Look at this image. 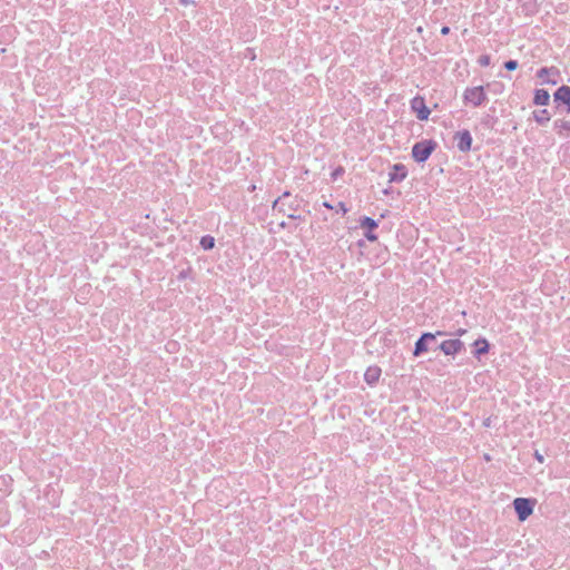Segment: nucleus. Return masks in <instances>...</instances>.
Segmentation results:
<instances>
[{
	"label": "nucleus",
	"mask_w": 570,
	"mask_h": 570,
	"mask_svg": "<svg viewBox=\"0 0 570 570\" xmlns=\"http://www.w3.org/2000/svg\"><path fill=\"white\" fill-rule=\"evenodd\" d=\"M554 128H556L559 132H562L563 130H564V131H570V121H568V120H563V119L556 120V121H554Z\"/></svg>",
	"instance_id": "15"
},
{
	"label": "nucleus",
	"mask_w": 570,
	"mask_h": 570,
	"mask_svg": "<svg viewBox=\"0 0 570 570\" xmlns=\"http://www.w3.org/2000/svg\"><path fill=\"white\" fill-rule=\"evenodd\" d=\"M458 148L461 151H468L471 148L472 137L468 130L458 132Z\"/></svg>",
	"instance_id": "8"
},
{
	"label": "nucleus",
	"mask_w": 570,
	"mask_h": 570,
	"mask_svg": "<svg viewBox=\"0 0 570 570\" xmlns=\"http://www.w3.org/2000/svg\"><path fill=\"white\" fill-rule=\"evenodd\" d=\"M381 376V368L377 366L368 367L364 374V379L368 384H373L379 381Z\"/></svg>",
	"instance_id": "11"
},
{
	"label": "nucleus",
	"mask_w": 570,
	"mask_h": 570,
	"mask_svg": "<svg viewBox=\"0 0 570 570\" xmlns=\"http://www.w3.org/2000/svg\"><path fill=\"white\" fill-rule=\"evenodd\" d=\"M365 237L371 240V242H375L377 239L376 235H374L371 230H368L366 234H365Z\"/></svg>",
	"instance_id": "20"
},
{
	"label": "nucleus",
	"mask_w": 570,
	"mask_h": 570,
	"mask_svg": "<svg viewBox=\"0 0 570 570\" xmlns=\"http://www.w3.org/2000/svg\"><path fill=\"white\" fill-rule=\"evenodd\" d=\"M200 245L204 249H212L215 245V239L212 236H204L200 239Z\"/></svg>",
	"instance_id": "17"
},
{
	"label": "nucleus",
	"mask_w": 570,
	"mask_h": 570,
	"mask_svg": "<svg viewBox=\"0 0 570 570\" xmlns=\"http://www.w3.org/2000/svg\"><path fill=\"white\" fill-rule=\"evenodd\" d=\"M338 207L344 214L347 212V208L345 207L344 203H340Z\"/></svg>",
	"instance_id": "22"
},
{
	"label": "nucleus",
	"mask_w": 570,
	"mask_h": 570,
	"mask_svg": "<svg viewBox=\"0 0 570 570\" xmlns=\"http://www.w3.org/2000/svg\"><path fill=\"white\" fill-rule=\"evenodd\" d=\"M179 2L183 4V6H188L191 3L190 0H179Z\"/></svg>",
	"instance_id": "25"
},
{
	"label": "nucleus",
	"mask_w": 570,
	"mask_h": 570,
	"mask_svg": "<svg viewBox=\"0 0 570 570\" xmlns=\"http://www.w3.org/2000/svg\"><path fill=\"white\" fill-rule=\"evenodd\" d=\"M504 68L509 71H513L518 68V61L517 60H508L504 62Z\"/></svg>",
	"instance_id": "18"
},
{
	"label": "nucleus",
	"mask_w": 570,
	"mask_h": 570,
	"mask_svg": "<svg viewBox=\"0 0 570 570\" xmlns=\"http://www.w3.org/2000/svg\"><path fill=\"white\" fill-rule=\"evenodd\" d=\"M407 175V170L404 165L396 164L393 166L392 171L390 173V181H402Z\"/></svg>",
	"instance_id": "9"
},
{
	"label": "nucleus",
	"mask_w": 570,
	"mask_h": 570,
	"mask_svg": "<svg viewBox=\"0 0 570 570\" xmlns=\"http://www.w3.org/2000/svg\"><path fill=\"white\" fill-rule=\"evenodd\" d=\"M483 425L488 428L491 426V417L485 419Z\"/></svg>",
	"instance_id": "24"
},
{
	"label": "nucleus",
	"mask_w": 570,
	"mask_h": 570,
	"mask_svg": "<svg viewBox=\"0 0 570 570\" xmlns=\"http://www.w3.org/2000/svg\"><path fill=\"white\" fill-rule=\"evenodd\" d=\"M412 109L416 112V117L420 120H426L430 115L429 108L425 106L424 99L421 97H415L411 101Z\"/></svg>",
	"instance_id": "6"
},
{
	"label": "nucleus",
	"mask_w": 570,
	"mask_h": 570,
	"mask_svg": "<svg viewBox=\"0 0 570 570\" xmlns=\"http://www.w3.org/2000/svg\"><path fill=\"white\" fill-rule=\"evenodd\" d=\"M436 335H444L443 332H436V334H432V333H424L415 343V347H414V351H413V355L414 356H419L421 355L422 353L429 351V344L432 343V342H435V337Z\"/></svg>",
	"instance_id": "4"
},
{
	"label": "nucleus",
	"mask_w": 570,
	"mask_h": 570,
	"mask_svg": "<svg viewBox=\"0 0 570 570\" xmlns=\"http://www.w3.org/2000/svg\"><path fill=\"white\" fill-rule=\"evenodd\" d=\"M474 345H475V347H476V350H475V352H474V353H475V355H478V356H480V355H482V354H485V353H488V351H489V343H488V341H487V340H484V338L476 340V341L474 342Z\"/></svg>",
	"instance_id": "13"
},
{
	"label": "nucleus",
	"mask_w": 570,
	"mask_h": 570,
	"mask_svg": "<svg viewBox=\"0 0 570 570\" xmlns=\"http://www.w3.org/2000/svg\"><path fill=\"white\" fill-rule=\"evenodd\" d=\"M464 101L466 104H471L474 107L481 106L487 100V95L484 92V88L482 86L468 88L464 91Z\"/></svg>",
	"instance_id": "2"
},
{
	"label": "nucleus",
	"mask_w": 570,
	"mask_h": 570,
	"mask_svg": "<svg viewBox=\"0 0 570 570\" xmlns=\"http://www.w3.org/2000/svg\"><path fill=\"white\" fill-rule=\"evenodd\" d=\"M361 227L372 230L377 227V223L371 217H363L361 219Z\"/></svg>",
	"instance_id": "16"
},
{
	"label": "nucleus",
	"mask_w": 570,
	"mask_h": 570,
	"mask_svg": "<svg viewBox=\"0 0 570 570\" xmlns=\"http://www.w3.org/2000/svg\"><path fill=\"white\" fill-rule=\"evenodd\" d=\"M533 117L540 125L547 124L550 120V115L546 109L534 111Z\"/></svg>",
	"instance_id": "14"
},
{
	"label": "nucleus",
	"mask_w": 570,
	"mask_h": 570,
	"mask_svg": "<svg viewBox=\"0 0 570 570\" xmlns=\"http://www.w3.org/2000/svg\"><path fill=\"white\" fill-rule=\"evenodd\" d=\"M323 205H324L326 208H332V206H331L327 202H325Z\"/></svg>",
	"instance_id": "27"
},
{
	"label": "nucleus",
	"mask_w": 570,
	"mask_h": 570,
	"mask_svg": "<svg viewBox=\"0 0 570 570\" xmlns=\"http://www.w3.org/2000/svg\"><path fill=\"white\" fill-rule=\"evenodd\" d=\"M513 505L520 521H524L533 511V502L530 499L517 498Z\"/></svg>",
	"instance_id": "3"
},
{
	"label": "nucleus",
	"mask_w": 570,
	"mask_h": 570,
	"mask_svg": "<svg viewBox=\"0 0 570 570\" xmlns=\"http://www.w3.org/2000/svg\"><path fill=\"white\" fill-rule=\"evenodd\" d=\"M559 75V70L554 67H551V68H541L539 71H538V77L540 79H542L543 81L546 82H550L552 85H556L557 83V80L556 79H550L549 76H557Z\"/></svg>",
	"instance_id": "10"
},
{
	"label": "nucleus",
	"mask_w": 570,
	"mask_h": 570,
	"mask_svg": "<svg viewBox=\"0 0 570 570\" xmlns=\"http://www.w3.org/2000/svg\"><path fill=\"white\" fill-rule=\"evenodd\" d=\"M478 61L482 67H488L490 65L491 58L488 55H483L479 57Z\"/></svg>",
	"instance_id": "19"
},
{
	"label": "nucleus",
	"mask_w": 570,
	"mask_h": 570,
	"mask_svg": "<svg viewBox=\"0 0 570 570\" xmlns=\"http://www.w3.org/2000/svg\"><path fill=\"white\" fill-rule=\"evenodd\" d=\"M554 100L567 105V111L570 112V87L561 86L554 92Z\"/></svg>",
	"instance_id": "7"
},
{
	"label": "nucleus",
	"mask_w": 570,
	"mask_h": 570,
	"mask_svg": "<svg viewBox=\"0 0 570 570\" xmlns=\"http://www.w3.org/2000/svg\"><path fill=\"white\" fill-rule=\"evenodd\" d=\"M434 146L435 144L431 140L416 142L412 148L413 158L419 163L425 161L434 150Z\"/></svg>",
	"instance_id": "1"
},
{
	"label": "nucleus",
	"mask_w": 570,
	"mask_h": 570,
	"mask_svg": "<svg viewBox=\"0 0 570 570\" xmlns=\"http://www.w3.org/2000/svg\"><path fill=\"white\" fill-rule=\"evenodd\" d=\"M465 333H466V330H464V328H460V330H458V331H456V335H458V336H462V335H464Z\"/></svg>",
	"instance_id": "23"
},
{
	"label": "nucleus",
	"mask_w": 570,
	"mask_h": 570,
	"mask_svg": "<svg viewBox=\"0 0 570 570\" xmlns=\"http://www.w3.org/2000/svg\"><path fill=\"white\" fill-rule=\"evenodd\" d=\"M450 32V28L449 27H442L441 29V33L442 35H448Z\"/></svg>",
	"instance_id": "21"
},
{
	"label": "nucleus",
	"mask_w": 570,
	"mask_h": 570,
	"mask_svg": "<svg viewBox=\"0 0 570 570\" xmlns=\"http://www.w3.org/2000/svg\"><path fill=\"white\" fill-rule=\"evenodd\" d=\"M550 95L547 90L538 89L534 95V104L539 106H546L549 104Z\"/></svg>",
	"instance_id": "12"
},
{
	"label": "nucleus",
	"mask_w": 570,
	"mask_h": 570,
	"mask_svg": "<svg viewBox=\"0 0 570 570\" xmlns=\"http://www.w3.org/2000/svg\"><path fill=\"white\" fill-rule=\"evenodd\" d=\"M445 355H455L464 348V343L459 338L446 340L439 345Z\"/></svg>",
	"instance_id": "5"
},
{
	"label": "nucleus",
	"mask_w": 570,
	"mask_h": 570,
	"mask_svg": "<svg viewBox=\"0 0 570 570\" xmlns=\"http://www.w3.org/2000/svg\"><path fill=\"white\" fill-rule=\"evenodd\" d=\"M281 199H282V198H279V199H277V200H275V202H274V208H276V207L278 206V204H279V200H281Z\"/></svg>",
	"instance_id": "26"
}]
</instances>
